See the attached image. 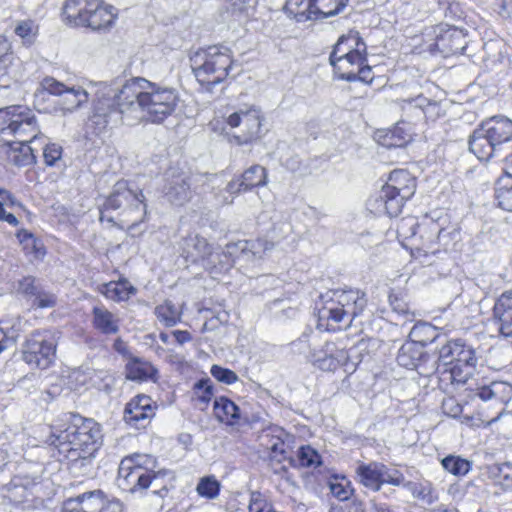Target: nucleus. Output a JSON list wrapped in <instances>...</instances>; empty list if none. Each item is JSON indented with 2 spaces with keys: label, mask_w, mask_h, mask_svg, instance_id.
<instances>
[{
  "label": "nucleus",
  "mask_w": 512,
  "mask_h": 512,
  "mask_svg": "<svg viewBox=\"0 0 512 512\" xmlns=\"http://www.w3.org/2000/svg\"><path fill=\"white\" fill-rule=\"evenodd\" d=\"M35 279L32 277H25L19 283V290L25 294H36V287L34 285Z\"/></svg>",
  "instance_id": "60"
},
{
  "label": "nucleus",
  "mask_w": 512,
  "mask_h": 512,
  "mask_svg": "<svg viewBox=\"0 0 512 512\" xmlns=\"http://www.w3.org/2000/svg\"><path fill=\"white\" fill-rule=\"evenodd\" d=\"M438 359L444 364H455L448 372L452 382L467 384V389L483 401L507 404L512 399V385L505 381L472 383L469 376L477 364L475 350L460 340L449 341L439 350Z\"/></svg>",
  "instance_id": "2"
},
{
  "label": "nucleus",
  "mask_w": 512,
  "mask_h": 512,
  "mask_svg": "<svg viewBox=\"0 0 512 512\" xmlns=\"http://www.w3.org/2000/svg\"><path fill=\"white\" fill-rule=\"evenodd\" d=\"M442 410L447 416L456 418L462 413L463 408L456 399L450 397L443 400Z\"/></svg>",
  "instance_id": "52"
},
{
  "label": "nucleus",
  "mask_w": 512,
  "mask_h": 512,
  "mask_svg": "<svg viewBox=\"0 0 512 512\" xmlns=\"http://www.w3.org/2000/svg\"><path fill=\"white\" fill-rule=\"evenodd\" d=\"M0 133L13 135L16 142L7 143V160L15 166L25 167L35 163L38 141V124L34 113L27 107L13 105L0 109Z\"/></svg>",
  "instance_id": "3"
},
{
  "label": "nucleus",
  "mask_w": 512,
  "mask_h": 512,
  "mask_svg": "<svg viewBox=\"0 0 512 512\" xmlns=\"http://www.w3.org/2000/svg\"><path fill=\"white\" fill-rule=\"evenodd\" d=\"M276 245L273 240L259 238L255 240L245 241L240 249L242 256L247 260H260L268 255Z\"/></svg>",
  "instance_id": "27"
},
{
  "label": "nucleus",
  "mask_w": 512,
  "mask_h": 512,
  "mask_svg": "<svg viewBox=\"0 0 512 512\" xmlns=\"http://www.w3.org/2000/svg\"><path fill=\"white\" fill-rule=\"evenodd\" d=\"M438 357L423 353L415 370L422 376H432L438 369Z\"/></svg>",
  "instance_id": "47"
},
{
  "label": "nucleus",
  "mask_w": 512,
  "mask_h": 512,
  "mask_svg": "<svg viewBox=\"0 0 512 512\" xmlns=\"http://www.w3.org/2000/svg\"><path fill=\"white\" fill-rule=\"evenodd\" d=\"M173 335L178 344L183 345L184 343L190 342L192 340V336L188 331L175 330L173 331Z\"/></svg>",
  "instance_id": "63"
},
{
  "label": "nucleus",
  "mask_w": 512,
  "mask_h": 512,
  "mask_svg": "<svg viewBox=\"0 0 512 512\" xmlns=\"http://www.w3.org/2000/svg\"><path fill=\"white\" fill-rule=\"evenodd\" d=\"M155 416V406L151 397L137 395L132 398L124 410L125 422L137 429L145 428Z\"/></svg>",
  "instance_id": "18"
},
{
  "label": "nucleus",
  "mask_w": 512,
  "mask_h": 512,
  "mask_svg": "<svg viewBox=\"0 0 512 512\" xmlns=\"http://www.w3.org/2000/svg\"><path fill=\"white\" fill-rule=\"evenodd\" d=\"M168 473L166 471L155 472L153 469L150 470L148 475L147 488H153L152 493L164 498L168 493V485L170 484V478H167Z\"/></svg>",
  "instance_id": "39"
},
{
  "label": "nucleus",
  "mask_w": 512,
  "mask_h": 512,
  "mask_svg": "<svg viewBox=\"0 0 512 512\" xmlns=\"http://www.w3.org/2000/svg\"><path fill=\"white\" fill-rule=\"evenodd\" d=\"M348 0H312V20L324 19L338 14Z\"/></svg>",
  "instance_id": "31"
},
{
  "label": "nucleus",
  "mask_w": 512,
  "mask_h": 512,
  "mask_svg": "<svg viewBox=\"0 0 512 512\" xmlns=\"http://www.w3.org/2000/svg\"><path fill=\"white\" fill-rule=\"evenodd\" d=\"M239 177L246 191L266 186L268 183L267 170L258 164L252 165L246 169Z\"/></svg>",
  "instance_id": "32"
},
{
  "label": "nucleus",
  "mask_w": 512,
  "mask_h": 512,
  "mask_svg": "<svg viewBox=\"0 0 512 512\" xmlns=\"http://www.w3.org/2000/svg\"><path fill=\"white\" fill-rule=\"evenodd\" d=\"M95 374V370L89 367L75 368L64 377V384L71 391H79L90 382H94Z\"/></svg>",
  "instance_id": "30"
},
{
  "label": "nucleus",
  "mask_w": 512,
  "mask_h": 512,
  "mask_svg": "<svg viewBox=\"0 0 512 512\" xmlns=\"http://www.w3.org/2000/svg\"><path fill=\"white\" fill-rule=\"evenodd\" d=\"M38 137H43L38 141V143L43 150L45 164L48 166H54L62 157V147L59 144L47 142L44 135L38 134Z\"/></svg>",
  "instance_id": "43"
},
{
  "label": "nucleus",
  "mask_w": 512,
  "mask_h": 512,
  "mask_svg": "<svg viewBox=\"0 0 512 512\" xmlns=\"http://www.w3.org/2000/svg\"><path fill=\"white\" fill-rule=\"evenodd\" d=\"M329 61L340 79L353 82L360 65L367 62L366 43L357 31H349L338 39Z\"/></svg>",
  "instance_id": "9"
},
{
  "label": "nucleus",
  "mask_w": 512,
  "mask_h": 512,
  "mask_svg": "<svg viewBox=\"0 0 512 512\" xmlns=\"http://www.w3.org/2000/svg\"><path fill=\"white\" fill-rule=\"evenodd\" d=\"M99 512H123V505L119 500L104 499Z\"/></svg>",
  "instance_id": "59"
},
{
  "label": "nucleus",
  "mask_w": 512,
  "mask_h": 512,
  "mask_svg": "<svg viewBox=\"0 0 512 512\" xmlns=\"http://www.w3.org/2000/svg\"><path fill=\"white\" fill-rule=\"evenodd\" d=\"M104 211L109 209H122L120 213L121 227H127L131 235L147 215V206L142 191L134 190L129 187L127 181H118L111 194L107 197L104 205Z\"/></svg>",
  "instance_id": "7"
},
{
  "label": "nucleus",
  "mask_w": 512,
  "mask_h": 512,
  "mask_svg": "<svg viewBox=\"0 0 512 512\" xmlns=\"http://www.w3.org/2000/svg\"><path fill=\"white\" fill-rule=\"evenodd\" d=\"M496 148V144L486 137L480 127L470 136L469 150L481 161H488L493 156Z\"/></svg>",
  "instance_id": "25"
},
{
  "label": "nucleus",
  "mask_w": 512,
  "mask_h": 512,
  "mask_svg": "<svg viewBox=\"0 0 512 512\" xmlns=\"http://www.w3.org/2000/svg\"><path fill=\"white\" fill-rule=\"evenodd\" d=\"M56 303V297L53 294L49 293H39L37 294L34 305L38 308H49L53 307Z\"/></svg>",
  "instance_id": "54"
},
{
  "label": "nucleus",
  "mask_w": 512,
  "mask_h": 512,
  "mask_svg": "<svg viewBox=\"0 0 512 512\" xmlns=\"http://www.w3.org/2000/svg\"><path fill=\"white\" fill-rule=\"evenodd\" d=\"M196 490L201 497H205L207 499H214L219 494L220 483L216 480L214 476L203 477L199 481Z\"/></svg>",
  "instance_id": "45"
},
{
  "label": "nucleus",
  "mask_w": 512,
  "mask_h": 512,
  "mask_svg": "<svg viewBox=\"0 0 512 512\" xmlns=\"http://www.w3.org/2000/svg\"><path fill=\"white\" fill-rule=\"evenodd\" d=\"M441 464L445 471L455 476H464L471 469V463L460 456L448 455L441 460Z\"/></svg>",
  "instance_id": "41"
},
{
  "label": "nucleus",
  "mask_w": 512,
  "mask_h": 512,
  "mask_svg": "<svg viewBox=\"0 0 512 512\" xmlns=\"http://www.w3.org/2000/svg\"><path fill=\"white\" fill-rule=\"evenodd\" d=\"M495 197L499 207L512 211V175L506 174L498 179L495 187Z\"/></svg>",
  "instance_id": "36"
},
{
  "label": "nucleus",
  "mask_w": 512,
  "mask_h": 512,
  "mask_svg": "<svg viewBox=\"0 0 512 512\" xmlns=\"http://www.w3.org/2000/svg\"><path fill=\"white\" fill-rule=\"evenodd\" d=\"M158 321L165 327H173L181 321L182 311L170 300L156 306L154 311Z\"/></svg>",
  "instance_id": "35"
},
{
  "label": "nucleus",
  "mask_w": 512,
  "mask_h": 512,
  "mask_svg": "<svg viewBox=\"0 0 512 512\" xmlns=\"http://www.w3.org/2000/svg\"><path fill=\"white\" fill-rule=\"evenodd\" d=\"M389 303L392 310L395 311L396 313L405 314L409 310L408 304L398 294L391 293L389 295Z\"/></svg>",
  "instance_id": "53"
},
{
  "label": "nucleus",
  "mask_w": 512,
  "mask_h": 512,
  "mask_svg": "<svg viewBox=\"0 0 512 512\" xmlns=\"http://www.w3.org/2000/svg\"><path fill=\"white\" fill-rule=\"evenodd\" d=\"M443 234H444L443 237H437L436 243L443 246L444 248H447L449 246L450 242L452 240H454L459 235V233L456 229H452V230L448 231L441 227V235H443Z\"/></svg>",
  "instance_id": "55"
},
{
  "label": "nucleus",
  "mask_w": 512,
  "mask_h": 512,
  "mask_svg": "<svg viewBox=\"0 0 512 512\" xmlns=\"http://www.w3.org/2000/svg\"><path fill=\"white\" fill-rule=\"evenodd\" d=\"M11 58L10 44L7 39L0 35V62L5 63Z\"/></svg>",
  "instance_id": "61"
},
{
  "label": "nucleus",
  "mask_w": 512,
  "mask_h": 512,
  "mask_svg": "<svg viewBox=\"0 0 512 512\" xmlns=\"http://www.w3.org/2000/svg\"><path fill=\"white\" fill-rule=\"evenodd\" d=\"M319 311L321 320H327L329 330L347 329L367 306L366 294L360 289L346 288L329 291Z\"/></svg>",
  "instance_id": "5"
},
{
  "label": "nucleus",
  "mask_w": 512,
  "mask_h": 512,
  "mask_svg": "<svg viewBox=\"0 0 512 512\" xmlns=\"http://www.w3.org/2000/svg\"><path fill=\"white\" fill-rule=\"evenodd\" d=\"M155 464V458L148 454L135 453L124 457L118 468V486L131 493L146 490L149 472Z\"/></svg>",
  "instance_id": "11"
},
{
  "label": "nucleus",
  "mask_w": 512,
  "mask_h": 512,
  "mask_svg": "<svg viewBox=\"0 0 512 512\" xmlns=\"http://www.w3.org/2000/svg\"><path fill=\"white\" fill-rule=\"evenodd\" d=\"M182 253L187 260L193 263L209 259L213 255L212 247L205 238L199 235H189L183 240Z\"/></svg>",
  "instance_id": "24"
},
{
  "label": "nucleus",
  "mask_w": 512,
  "mask_h": 512,
  "mask_svg": "<svg viewBox=\"0 0 512 512\" xmlns=\"http://www.w3.org/2000/svg\"><path fill=\"white\" fill-rule=\"evenodd\" d=\"M435 329L432 325L427 323H418L413 326L410 331V337L414 338L412 341L405 342L399 349L397 355V362L400 366L407 369L415 370L418 362L421 360L423 346L429 339L421 338L422 335L434 334Z\"/></svg>",
  "instance_id": "16"
},
{
  "label": "nucleus",
  "mask_w": 512,
  "mask_h": 512,
  "mask_svg": "<svg viewBox=\"0 0 512 512\" xmlns=\"http://www.w3.org/2000/svg\"><path fill=\"white\" fill-rule=\"evenodd\" d=\"M0 201L10 206H16L19 204L16 197L7 189L0 187Z\"/></svg>",
  "instance_id": "62"
},
{
  "label": "nucleus",
  "mask_w": 512,
  "mask_h": 512,
  "mask_svg": "<svg viewBox=\"0 0 512 512\" xmlns=\"http://www.w3.org/2000/svg\"><path fill=\"white\" fill-rule=\"evenodd\" d=\"M409 486L413 496L427 504H432L438 499L432 484L428 481L410 483Z\"/></svg>",
  "instance_id": "44"
},
{
  "label": "nucleus",
  "mask_w": 512,
  "mask_h": 512,
  "mask_svg": "<svg viewBox=\"0 0 512 512\" xmlns=\"http://www.w3.org/2000/svg\"><path fill=\"white\" fill-rule=\"evenodd\" d=\"M419 232L423 248L435 252L433 246L436 244L437 237L444 236V234L441 235V225L437 221L425 217L419 225Z\"/></svg>",
  "instance_id": "33"
},
{
  "label": "nucleus",
  "mask_w": 512,
  "mask_h": 512,
  "mask_svg": "<svg viewBox=\"0 0 512 512\" xmlns=\"http://www.w3.org/2000/svg\"><path fill=\"white\" fill-rule=\"evenodd\" d=\"M285 10L297 22L312 20V0H287Z\"/></svg>",
  "instance_id": "37"
},
{
  "label": "nucleus",
  "mask_w": 512,
  "mask_h": 512,
  "mask_svg": "<svg viewBox=\"0 0 512 512\" xmlns=\"http://www.w3.org/2000/svg\"><path fill=\"white\" fill-rule=\"evenodd\" d=\"M120 318L104 305L93 307L91 312L92 327L103 335H115L120 330Z\"/></svg>",
  "instance_id": "20"
},
{
  "label": "nucleus",
  "mask_w": 512,
  "mask_h": 512,
  "mask_svg": "<svg viewBox=\"0 0 512 512\" xmlns=\"http://www.w3.org/2000/svg\"><path fill=\"white\" fill-rule=\"evenodd\" d=\"M64 19L73 26L92 30H106L114 24L115 8L102 0H67L63 8Z\"/></svg>",
  "instance_id": "8"
},
{
  "label": "nucleus",
  "mask_w": 512,
  "mask_h": 512,
  "mask_svg": "<svg viewBox=\"0 0 512 512\" xmlns=\"http://www.w3.org/2000/svg\"><path fill=\"white\" fill-rule=\"evenodd\" d=\"M213 408L216 418L222 423L235 425L241 418L240 408L227 397L215 399Z\"/></svg>",
  "instance_id": "26"
},
{
  "label": "nucleus",
  "mask_w": 512,
  "mask_h": 512,
  "mask_svg": "<svg viewBox=\"0 0 512 512\" xmlns=\"http://www.w3.org/2000/svg\"><path fill=\"white\" fill-rule=\"evenodd\" d=\"M210 373L217 381L227 385H231L238 381V376L234 371L216 364L212 365Z\"/></svg>",
  "instance_id": "50"
},
{
  "label": "nucleus",
  "mask_w": 512,
  "mask_h": 512,
  "mask_svg": "<svg viewBox=\"0 0 512 512\" xmlns=\"http://www.w3.org/2000/svg\"><path fill=\"white\" fill-rule=\"evenodd\" d=\"M498 13L503 17L512 15V0H494Z\"/></svg>",
  "instance_id": "58"
},
{
  "label": "nucleus",
  "mask_w": 512,
  "mask_h": 512,
  "mask_svg": "<svg viewBox=\"0 0 512 512\" xmlns=\"http://www.w3.org/2000/svg\"><path fill=\"white\" fill-rule=\"evenodd\" d=\"M264 113L255 104H244L226 116V124L237 129L234 139L238 145L249 144L262 136Z\"/></svg>",
  "instance_id": "12"
},
{
  "label": "nucleus",
  "mask_w": 512,
  "mask_h": 512,
  "mask_svg": "<svg viewBox=\"0 0 512 512\" xmlns=\"http://www.w3.org/2000/svg\"><path fill=\"white\" fill-rule=\"evenodd\" d=\"M415 191L416 179L406 170H394L375 198L370 199L369 204L375 213L398 216L404 203Z\"/></svg>",
  "instance_id": "6"
},
{
  "label": "nucleus",
  "mask_w": 512,
  "mask_h": 512,
  "mask_svg": "<svg viewBox=\"0 0 512 512\" xmlns=\"http://www.w3.org/2000/svg\"><path fill=\"white\" fill-rule=\"evenodd\" d=\"M494 317L504 337H512V289L504 291L494 305Z\"/></svg>",
  "instance_id": "21"
},
{
  "label": "nucleus",
  "mask_w": 512,
  "mask_h": 512,
  "mask_svg": "<svg viewBox=\"0 0 512 512\" xmlns=\"http://www.w3.org/2000/svg\"><path fill=\"white\" fill-rule=\"evenodd\" d=\"M179 100L174 88L134 77L123 82L113 99H99L90 121L98 132L120 121L130 126L143 120L159 124L175 112Z\"/></svg>",
  "instance_id": "1"
},
{
  "label": "nucleus",
  "mask_w": 512,
  "mask_h": 512,
  "mask_svg": "<svg viewBox=\"0 0 512 512\" xmlns=\"http://www.w3.org/2000/svg\"><path fill=\"white\" fill-rule=\"evenodd\" d=\"M41 87L48 93L60 97L57 107L63 115L76 111L89 99V94L84 88L80 86L67 87L53 77H45L41 81Z\"/></svg>",
  "instance_id": "15"
},
{
  "label": "nucleus",
  "mask_w": 512,
  "mask_h": 512,
  "mask_svg": "<svg viewBox=\"0 0 512 512\" xmlns=\"http://www.w3.org/2000/svg\"><path fill=\"white\" fill-rule=\"evenodd\" d=\"M100 292L107 298L113 301H125L131 295L136 293V289L127 281H111L105 283L100 287Z\"/></svg>",
  "instance_id": "28"
},
{
  "label": "nucleus",
  "mask_w": 512,
  "mask_h": 512,
  "mask_svg": "<svg viewBox=\"0 0 512 512\" xmlns=\"http://www.w3.org/2000/svg\"><path fill=\"white\" fill-rule=\"evenodd\" d=\"M249 512H275L272 504L260 492H252L248 505Z\"/></svg>",
  "instance_id": "49"
},
{
  "label": "nucleus",
  "mask_w": 512,
  "mask_h": 512,
  "mask_svg": "<svg viewBox=\"0 0 512 512\" xmlns=\"http://www.w3.org/2000/svg\"><path fill=\"white\" fill-rule=\"evenodd\" d=\"M57 338L49 330L34 331L25 340L22 358L28 365L39 368H48L55 360Z\"/></svg>",
  "instance_id": "13"
},
{
  "label": "nucleus",
  "mask_w": 512,
  "mask_h": 512,
  "mask_svg": "<svg viewBox=\"0 0 512 512\" xmlns=\"http://www.w3.org/2000/svg\"><path fill=\"white\" fill-rule=\"evenodd\" d=\"M64 417V424L53 426L50 436V444L57 449L58 459L76 461L94 455L102 442L100 425L79 415Z\"/></svg>",
  "instance_id": "4"
},
{
  "label": "nucleus",
  "mask_w": 512,
  "mask_h": 512,
  "mask_svg": "<svg viewBox=\"0 0 512 512\" xmlns=\"http://www.w3.org/2000/svg\"><path fill=\"white\" fill-rule=\"evenodd\" d=\"M355 74V81L360 80L362 82L369 83L373 79L372 68L367 64V62H364L363 65H360L359 71H356Z\"/></svg>",
  "instance_id": "56"
},
{
  "label": "nucleus",
  "mask_w": 512,
  "mask_h": 512,
  "mask_svg": "<svg viewBox=\"0 0 512 512\" xmlns=\"http://www.w3.org/2000/svg\"><path fill=\"white\" fill-rule=\"evenodd\" d=\"M486 137L496 144L501 145L512 139V122L504 117H493L483 121L480 125Z\"/></svg>",
  "instance_id": "23"
},
{
  "label": "nucleus",
  "mask_w": 512,
  "mask_h": 512,
  "mask_svg": "<svg viewBox=\"0 0 512 512\" xmlns=\"http://www.w3.org/2000/svg\"><path fill=\"white\" fill-rule=\"evenodd\" d=\"M157 370L155 367L140 359H134L126 365V377L135 381L155 380Z\"/></svg>",
  "instance_id": "29"
},
{
  "label": "nucleus",
  "mask_w": 512,
  "mask_h": 512,
  "mask_svg": "<svg viewBox=\"0 0 512 512\" xmlns=\"http://www.w3.org/2000/svg\"><path fill=\"white\" fill-rule=\"evenodd\" d=\"M0 221H5L12 226H17L19 224L18 219L12 214L8 213L3 209H0Z\"/></svg>",
  "instance_id": "64"
},
{
  "label": "nucleus",
  "mask_w": 512,
  "mask_h": 512,
  "mask_svg": "<svg viewBox=\"0 0 512 512\" xmlns=\"http://www.w3.org/2000/svg\"><path fill=\"white\" fill-rule=\"evenodd\" d=\"M194 395L203 404H208L213 396V384L210 379H201L195 383Z\"/></svg>",
  "instance_id": "48"
},
{
  "label": "nucleus",
  "mask_w": 512,
  "mask_h": 512,
  "mask_svg": "<svg viewBox=\"0 0 512 512\" xmlns=\"http://www.w3.org/2000/svg\"><path fill=\"white\" fill-rule=\"evenodd\" d=\"M349 355L345 348L337 347L333 342H327L322 349L316 351L312 356L314 366L323 371H335L345 365Z\"/></svg>",
  "instance_id": "19"
},
{
  "label": "nucleus",
  "mask_w": 512,
  "mask_h": 512,
  "mask_svg": "<svg viewBox=\"0 0 512 512\" xmlns=\"http://www.w3.org/2000/svg\"><path fill=\"white\" fill-rule=\"evenodd\" d=\"M291 466L297 468L318 467L321 465V456L311 446H302L298 449L295 456L289 457Z\"/></svg>",
  "instance_id": "34"
},
{
  "label": "nucleus",
  "mask_w": 512,
  "mask_h": 512,
  "mask_svg": "<svg viewBox=\"0 0 512 512\" xmlns=\"http://www.w3.org/2000/svg\"><path fill=\"white\" fill-rule=\"evenodd\" d=\"M226 191L230 195H232V198L228 199L225 197L221 201L222 204H232L235 196L239 195L242 192H247L244 188V185H242V181H241L240 177L234 178L231 181H229L228 184L226 185Z\"/></svg>",
  "instance_id": "51"
},
{
  "label": "nucleus",
  "mask_w": 512,
  "mask_h": 512,
  "mask_svg": "<svg viewBox=\"0 0 512 512\" xmlns=\"http://www.w3.org/2000/svg\"><path fill=\"white\" fill-rule=\"evenodd\" d=\"M104 501V494L100 490L85 492L75 498L64 502V509L68 512H99Z\"/></svg>",
  "instance_id": "22"
},
{
  "label": "nucleus",
  "mask_w": 512,
  "mask_h": 512,
  "mask_svg": "<svg viewBox=\"0 0 512 512\" xmlns=\"http://www.w3.org/2000/svg\"><path fill=\"white\" fill-rule=\"evenodd\" d=\"M331 493L340 500H347L350 497V490L340 483L330 484Z\"/></svg>",
  "instance_id": "57"
},
{
  "label": "nucleus",
  "mask_w": 512,
  "mask_h": 512,
  "mask_svg": "<svg viewBox=\"0 0 512 512\" xmlns=\"http://www.w3.org/2000/svg\"><path fill=\"white\" fill-rule=\"evenodd\" d=\"M14 32L21 39L23 45L30 46L36 41L38 25L33 20L18 21Z\"/></svg>",
  "instance_id": "40"
},
{
  "label": "nucleus",
  "mask_w": 512,
  "mask_h": 512,
  "mask_svg": "<svg viewBox=\"0 0 512 512\" xmlns=\"http://www.w3.org/2000/svg\"><path fill=\"white\" fill-rule=\"evenodd\" d=\"M16 237L27 253H32L36 257L44 255L41 241L28 230H19Z\"/></svg>",
  "instance_id": "42"
},
{
  "label": "nucleus",
  "mask_w": 512,
  "mask_h": 512,
  "mask_svg": "<svg viewBox=\"0 0 512 512\" xmlns=\"http://www.w3.org/2000/svg\"><path fill=\"white\" fill-rule=\"evenodd\" d=\"M355 473L359 483L374 492L379 491L383 484L400 486L404 482L401 472L379 462L361 463Z\"/></svg>",
  "instance_id": "14"
},
{
  "label": "nucleus",
  "mask_w": 512,
  "mask_h": 512,
  "mask_svg": "<svg viewBox=\"0 0 512 512\" xmlns=\"http://www.w3.org/2000/svg\"><path fill=\"white\" fill-rule=\"evenodd\" d=\"M196 79L202 85L214 86L228 75L232 65L231 51L224 46H210L191 58Z\"/></svg>",
  "instance_id": "10"
},
{
  "label": "nucleus",
  "mask_w": 512,
  "mask_h": 512,
  "mask_svg": "<svg viewBox=\"0 0 512 512\" xmlns=\"http://www.w3.org/2000/svg\"><path fill=\"white\" fill-rule=\"evenodd\" d=\"M165 180L164 196L172 205L183 206L191 199L190 177L188 174L170 169L166 173Z\"/></svg>",
  "instance_id": "17"
},
{
  "label": "nucleus",
  "mask_w": 512,
  "mask_h": 512,
  "mask_svg": "<svg viewBox=\"0 0 512 512\" xmlns=\"http://www.w3.org/2000/svg\"><path fill=\"white\" fill-rule=\"evenodd\" d=\"M489 477L503 490H512V464L503 463L490 468Z\"/></svg>",
  "instance_id": "38"
},
{
  "label": "nucleus",
  "mask_w": 512,
  "mask_h": 512,
  "mask_svg": "<svg viewBox=\"0 0 512 512\" xmlns=\"http://www.w3.org/2000/svg\"><path fill=\"white\" fill-rule=\"evenodd\" d=\"M419 223L414 217L402 218L397 223V235L399 239L408 240L416 236V229H419Z\"/></svg>",
  "instance_id": "46"
}]
</instances>
